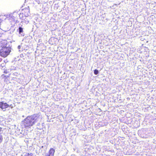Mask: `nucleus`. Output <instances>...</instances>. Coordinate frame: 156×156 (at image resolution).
I'll list each match as a JSON object with an SVG mask.
<instances>
[{"label":"nucleus","instance_id":"obj_13","mask_svg":"<svg viewBox=\"0 0 156 156\" xmlns=\"http://www.w3.org/2000/svg\"><path fill=\"white\" fill-rule=\"evenodd\" d=\"M2 59L0 58V62H1L2 61Z\"/></svg>","mask_w":156,"mask_h":156},{"label":"nucleus","instance_id":"obj_7","mask_svg":"<svg viewBox=\"0 0 156 156\" xmlns=\"http://www.w3.org/2000/svg\"><path fill=\"white\" fill-rule=\"evenodd\" d=\"M19 34H20L22 35L21 33H23V29L22 27H20L19 28Z\"/></svg>","mask_w":156,"mask_h":156},{"label":"nucleus","instance_id":"obj_5","mask_svg":"<svg viewBox=\"0 0 156 156\" xmlns=\"http://www.w3.org/2000/svg\"><path fill=\"white\" fill-rule=\"evenodd\" d=\"M24 16L26 17H27L30 14V10L29 8H27L24 9Z\"/></svg>","mask_w":156,"mask_h":156},{"label":"nucleus","instance_id":"obj_1","mask_svg":"<svg viewBox=\"0 0 156 156\" xmlns=\"http://www.w3.org/2000/svg\"><path fill=\"white\" fill-rule=\"evenodd\" d=\"M40 119L39 114L28 116L22 121V124L25 127L30 128Z\"/></svg>","mask_w":156,"mask_h":156},{"label":"nucleus","instance_id":"obj_15","mask_svg":"<svg viewBox=\"0 0 156 156\" xmlns=\"http://www.w3.org/2000/svg\"><path fill=\"white\" fill-rule=\"evenodd\" d=\"M47 156H49V155H47Z\"/></svg>","mask_w":156,"mask_h":156},{"label":"nucleus","instance_id":"obj_6","mask_svg":"<svg viewBox=\"0 0 156 156\" xmlns=\"http://www.w3.org/2000/svg\"><path fill=\"white\" fill-rule=\"evenodd\" d=\"M55 152L54 149L53 148H51L49 151V154L50 156H53Z\"/></svg>","mask_w":156,"mask_h":156},{"label":"nucleus","instance_id":"obj_2","mask_svg":"<svg viewBox=\"0 0 156 156\" xmlns=\"http://www.w3.org/2000/svg\"><path fill=\"white\" fill-rule=\"evenodd\" d=\"M11 51V48L9 47H3L0 51V55L5 57L8 55Z\"/></svg>","mask_w":156,"mask_h":156},{"label":"nucleus","instance_id":"obj_4","mask_svg":"<svg viewBox=\"0 0 156 156\" xmlns=\"http://www.w3.org/2000/svg\"><path fill=\"white\" fill-rule=\"evenodd\" d=\"M9 105L6 103L0 102V108L2 109H5L9 106Z\"/></svg>","mask_w":156,"mask_h":156},{"label":"nucleus","instance_id":"obj_10","mask_svg":"<svg viewBox=\"0 0 156 156\" xmlns=\"http://www.w3.org/2000/svg\"><path fill=\"white\" fill-rule=\"evenodd\" d=\"M26 156H33V155L32 153H30V154L28 153Z\"/></svg>","mask_w":156,"mask_h":156},{"label":"nucleus","instance_id":"obj_14","mask_svg":"<svg viewBox=\"0 0 156 156\" xmlns=\"http://www.w3.org/2000/svg\"><path fill=\"white\" fill-rule=\"evenodd\" d=\"M28 1V0H25V2H27Z\"/></svg>","mask_w":156,"mask_h":156},{"label":"nucleus","instance_id":"obj_3","mask_svg":"<svg viewBox=\"0 0 156 156\" xmlns=\"http://www.w3.org/2000/svg\"><path fill=\"white\" fill-rule=\"evenodd\" d=\"M8 27V24H7L5 21H2V23H1L0 28H2L3 29H8L9 28Z\"/></svg>","mask_w":156,"mask_h":156},{"label":"nucleus","instance_id":"obj_11","mask_svg":"<svg viewBox=\"0 0 156 156\" xmlns=\"http://www.w3.org/2000/svg\"><path fill=\"white\" fill-rule=\"evenodd\" d=\"M2 16H0V25H1V23H2V22L1 21V19L2 18Z\"/></svg>","mask_w":156,"mask_h":156},{"label":"nucleus","instance_id":"obj_12","mask_svg":"<svg viewBox=\"0 0 156 156\" xmlns=\"http://www.w3.org/2000/svg\"><path fill=\"white\" fill-rule=\"evenodd\" d=\"M20 46H18V49H20Z\"/></svg>","mask_w":156,"mask_h":156},{"label":"nucleus","instance_id":"obj_9","mask_svg":"<svg viewBox=\"0 0 156 156\" xmlns=\"http://www.w3.org/2000/svg\"><path fill=\"white\" fill-rule=\"evenodd\" d=\"M3 138L2 135L0 134V143H1L2 140Z\"/></svg>","mask_w":156,"mask_h":156},{"label":"nucleus","instance_id":"obj_8","mask_svg":"<svg viewBox=\"0 0 156 156\" xmlns=\"http://www.w3.org/2000/svg\"><path fill=\"white\" fill-rule=\"evenodd\" d=\"M94 74L95 75H97L98 73V71L97 69H95L94 71Z\"/></svg>","mask_w":156,"mask_h":156}]
</instances>
